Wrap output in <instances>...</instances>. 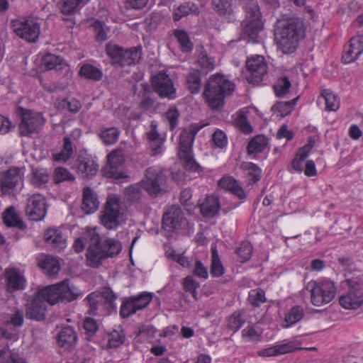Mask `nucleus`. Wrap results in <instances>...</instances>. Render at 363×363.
<instances>
[{
    "instance_id": "1",
    "label": "nucleus",
    "mask_w": 363,
    "mask_h": 363,
    "mask_svg": "<svg viewBox=\"0 0 363 363\" xmlns=\"http://www.w3.org/2000/svg\"><path fill=\"white\" fill-rule=\"evenodd\" d=\"M81 294L79 289L70 284L68 279L39 289L26 304L27 318L41 321L45 318L46 303L55 305L59 301H72Z\"/></svg>"
},
{
    "instance_id": "2",
    "label": "nucleus",
    "mask_w": 363,
    "mask_h": 363,
    "mask_svg": "<svg viewBox=\"0 0 363 363\" xmlns=\"http://www.w3.org/2000/svg\"><path fill=\"white\" fill-rule=\"evenodd\" d=\"M85 246L87 264L93 268H98L103 260L118 255L122 250L121 242L116 239L107 238L101 242L96 228H87L83 236L77 238L73 245L77 252H81Z\"/></svg>"
},
{
    "instance_id": "3",
    "label": "nucleus",
    "mask_w": 363,
    "mask_h": 363,
    "mask_svg": "<svg viewBox=\"0 0 363 363\" xmlns=\"http://www.w3.org/2000/svg\"><path fill=\"white\" fill-rule=\"evenodd\" d=\"M305 30L301 19L291 15H284L277 21L274 30L278 49L285 54L294 52L299 41L304 38Z\"/></svg>"
},
{
    "instance_id": "4",
    "label": "nucleus",
    "mask_w": 363,
    "mask_h": 363,
    "mask_svg": "<svg viewBox=\"0 0 363 363\" xmlns=\"http://www.w3.org/2000/svg\"><path fill=\"white\" fill-rule=\"evenodd\" d=\"M234 90V83L223 74H215L206 82L203 95L211 109L220 110L225 104V99Z\"/></svg>"
},
{
    "instance_id": "5",
    "label": "nucleus",
    "mask_w": 363,
    "mask_h": 363,
    "mask_svg": "<svg viewBox=\"0 0 363 363\" xmlns=\"http://www.w3.org/2000/svg\"><path fill=\"white\" fill-rule=\"evenodd\" d=\"M202 128V125H191L183 130L179 135V157L183 162V167L186 171L198 174L202 172V168L194 157L192 147L196 135Z\"/></svg>"
},
{
    "instance_id": "6",
    "label": "nucleus",
    "mask_w": 363,
    "mask_h": 363,
    "mask_svg": "<svg viewBox=\"0 0 363 363\" xmlns=\"http://www.w3.org/2000/svg\"><path fill=\"white\" fill-rule=\"evenodd\" d=\"M245 18L241 23L242 33L240 40L243 39L252 43L259 42V33L262 30L264 23L259 7L256 1L250 0L245 6Z\"/></svg>"
},
{
    "instance_id": "7",
    "label": "nucleus",
    "mask_w": 363,
    "mask_h": 363,
    "mask_svg": "<svg viewBox=\"0 0 363 363\" xmlns=\"http://www.w3.org/2000/svg\"><path fill=\"white\" fill-rule=\"evenodd\" d=\"M105 51L114 66H131L139 62L142 57L141 45L124 49L118 45L109 43L106 45Z\"/></svg>"
},
{
    "instance_id": "8",
    "label": "nucleus",
    "mask_w": 363,
    "mask_h": 363,
    "mask_svg": "<svg viewBox=\"0 0 363 363\" xmlns=\"http://www.w3.org/2000/svg\"><path fill=\"white\" fill-rule=\"evenodd\" d=\"M167 177L160 167H150L145 170L141 181L143 188L151 197H157L166 192Z\"/></svg>"
},
{
    "instance_id": "9",
    "label": "nucleus",
    "mask_w": 363,
    "mask_h": 363,
    "mask_svg": "<svg viewBox=\"0 0 363 363\" xmlns=\"http://www.w3.org/2000/svg\"><path fill=\"white\" fill-rule=\"evenodd\" d=\"M11 27L19 38L29 43H35L40 33V25L33 17H20L12 19Z\"/></svg>"
},
{
    "instance_id": "10",
    "label": "nucleus",
    "mask_w": 363,
    "mask_h": 363,
    "mask_svg": "<svg viewBox=\"0 0 363 363\" xmlns=\"http://www.w3.org/2000/svg\"><path fill=\"white\" fill-rule=\"evenodd\" d=\"M308 287L311 288V303L316 306L332 301L337 292L335 284L328 279L310 282Z\"/></svg>"
},
{
    "instance_id": "11",
    "label": "nucleus",
    "mask_w": 363,
    "mask_h": 363,
    "mask_svg": "<svg viewBox=\"0 0 363 363\" xmlns=\"http://www.w3.org/2000/svg\"><path fill=\"white\" fill-rule=\"evenodd\" d=\"M121 201L117 196L108 197L101 213V223L108 229H114L120 225Z\"/></svg>"
},
{
    "instance_id": "12",
    "label": "nucleus",
    "mask_w": 363,
    "mask_h": 363,
    "mask_svg": "<svg viewBox=\"0 0 363 363\" xmlns=\"http://www.w3.org/2000/svg\"><path fill=\"white\" fill-rule=\"evenodd\" d=\"M152 294L143 292L137 296H132L123 301L120 308V315L125 318L145 308L152 301Z\"/></svg>"
},
{
    "instance_id": "13",
    "label": "nucleus",
    "mask_w": 363,
    "mask_h": 363,
    "mask_svg": "<svg viewBox=\"0 0 363 363\" xmlns=\"http://www.w3.org/2000/svg\"><path fill=\"white\" fill-rule=\"evenodd\" d=\"M152 86L160 98L174 99L177 97V89L174 83L164 71H160L152 78Z\"/></svg>"
},
{
    "instance_id": "14",
    "label": "nucleus",
    "mask_w": 363,
    "mask_h": 363,
    "mask_svg": "<svg viewBox=\"0 0 363 363\" xmlns=\"http://www.w3.org/2000/svg\"><path fill=\"white\" fill-rule=\"evenodd\" d=\"M245 65L248 72L246 78L249 83L261 82L267 73V62L262 55L251 56L247 60Z\"/></svg>"
},
{
    "instance_id": "15",
    "label": "nucleus",
    "mask_w": 363,
    "mask_h": 363,
    "mask_svg": "<svg viewBox=\"0 0 363 363\" xmlns=\"http://www.w3.org/2000/svg\"><path fill=\"white\" fill-rule=\"evenodd\" d=\"M45 120L41 113L26 111L21 115L19 133L22 136H30L44 125Z\"/></svg>"
},
{
    "instance_id": "16",
    "label": "nucleus",
    "mask_w": 363,
    "mask_h": 363,
    "mask_svg": "<svg viewBox=\"0 0 363 363\" xmlns=\"http://www.w3.org/2000/svg\"><path fill=\"white\" fill-rule=\"evenodd\" d=\"M23 169L18 167L10 168L0 177V187L2 194H11L13 190L22 184Z\"/></svg>"
},
{
    "instance_id": "17",
    "label": "nucleus",
    "mask_w": 363,
    "mask_h": 363,
    "mask_svg": "<svg viewBox=\"0 0 363 363\" xmlns=\"http://www.w3.org/2000/svg\"><path fill=\"white\" fill-rule=\"evenodd\" d=\"M185 223V218L182 208L176 205L169 206L162 216V228L172 232L179 229Z\"/></svg>"
},
{
    "instance_id": "18",
    "label": "nucleus",
    "mask_w": 363,
    "mask_h": 363,
    "mask_svg": "<svg viewBox=\"0 0 363 363\" xmlns=\"http://www.w3.org/2000/svg\"><path fill=\"white\" fill-rule=\"evenodd\" d=\"M124 162V150L122 148L111 151L107 156V163L104 168V175L108 178H121L122 174L119 168Z\"/></svg>"
},
{
    "instance_id": "19",
    "label": "nucleus",
    "mask_w": 363,
    "mask_h": 363,
    "mask_svg": "<svg viewBox=\"0 0 363 363\" xmlns=\"http://www.w3.org/2000/svg\"><path fill=\"white\" fill-rule=\"evenodd\" d=\"M26 213L32 220H42L47 213V206L45 197L41 194H34L31 196L28 200Z\"/></svg>"
},
{
    "instance_id": "20",
    "label": "nucleus",
    "mask_w": 363,
    "mask_h": 363,
    "mask_svg": "<svg viewBox=\"0 0 363 363\" xmlns=\"http://www.w3.org/2000/svg\"><path fill=\"white\" fill-rule=\"evenodd\" d=\"M350 286L349 291L340 297L339 302L345 309L355 310L363 303V291L359 284Z\"/></svg>"
},
{
    "instance_id": "21",
    "label": "nucleus",
    "mask_w": 363,
    "mask_h": 363,
    "mask_svg": "<svg viewBox=\"0 0 363 363\" xmlns=\"http://www.w3.org/2000/svg\"><path fill=\"white\" fill-rule=\"evenodd\" d=\"M363 52V35H358L352 37L343 50L342 61L350 64L357 60Z\"/></svg>"
},
{
    "instance_id": "22",
    "label": "nucleus",
    "mask_w": 363,
    "mask_h": 363,
    "mask_svg": "<svg viewBox=\"0 0 363 363\" xmlns=\"http://www.w3.org/2000/svg\"><path fill=\"white\" fill-rule=\"evenodd\" d=\"M78 174L83 178H91L98 169V164L89 155H79L75 162Z\"/></svg>"
},
{
    "instance_id": "23",
    "label": "nucleus",
    "mask_w": 363,
    "mask_h": 363,
    "mask_svg": "<svg viewBox=\"0 0 363 363\" xmlns=\"http://www.w3.org/2000/svg\"><path fill=\"white\" fill-rule=\"evenodd\" d=\"M7 288L10 292L22 290L26 287V280L16 269H7L5 273Z\"/></svg>"
},
{
    "instance_id": "24",
    "label": "nucleus",
    "mask_w": 363,
    "mask_h": 363,
    "mask_svg": "<svg viewBox=\"0 0 363 363\" xmlns=\"http://www.w3.org/2000/svg\"><path fill=\"white\" fill-rule=\"evenodd\" d=\"M77 341V335L73 327H63L57 335L58 345L67 350L71 349Z\"/></svg>"
},
{
    "instance_id": "25",
    "label": "nucleus",
    "mask_w": 363,
    "mask_h": 363,
    "mask_svg": "<svg viewBox=\"0 0 363 363\" xmlns=\"http://www.w3.org/2000/svg\"><path fill=\"white\" fill-rule=\"evenodd\" d=\"M42 64L48 70L55 69L58 72L69 70V66L63 58L51 53H47L43 57Z\"/></svg>"
},
{
    "instance_id": "26",
    "label": "nucleus",
    "mask_w": 363,
    "mask_h": 363,
    "mask_svg": "<svg viewBox=\"0 0 363 363\" xmlns=\"http://www.w3.org/2000/svg\"><path fill=\"white\" fill-rule=\"evenodd\" d=\"M38 266L50 277L56 275L60 269L59 261L46 255H41L38 257Z\"/></svg>"
},
{
    "instance_id": "27",
    "label": "nucleus",
    "mask_w": 363,
    "mask_h": 363,
    "mask_svg": "<svg viewBox=\"0 0 363 363\" xmlns=\"http://www.w3.org/2000/svg\"><path fill=\"white\" fill-rule=\"evenodd\" d=\"M218 186L221 189H224L233 194L235 195L240 199L246 198V194L238 180L231 177H223L218 182Z\"/></svg>"
},
{
    "instance_id": "28",
    "label": "nucleus",
    "mask_w": 363,
    "mask_h": 363,
    "mask_svg": "<svg viewBox=\"0 0 363 363\" xmlns=\"http://www.w3.org/2000/svg\"><path fill=\"white\" fill-rule=\"evenodd\" d=\"M99 200L96 194L89 187H84L83 189V199L82 208L86 214L94 213L99 207Z\"/></svg>"
},
{
    "instance_id": "29",
    "label": "nucleus",
    "mask_w": 363,
    "mask_h": 363,
    "mask_svg": "<svg viewBox=\"0 0 363 363\" xmlns=\"http://www.w3.org/2000/svg\"><path fill=\"white\" fill-rule=\"evenodd\" d=\"M47 243L52 245L54 248L62 250L66 247V239L63 238L62 231L55 228H48L44 234Z\"/></svg>"
},
{
    "instance_id": "30",
    "label": "nucleus",
    "mask_w": 363,
    "mask_h": 363,
    "mask_svg": "<svg viewBox=\"0 0 363 363\" xmlns=\"http://www.w3.org/2000/svg\"><path fill=\"white\" fill-rule=\"evenodd\" d=\"M202 84L201 73L199 69H192L185 76V86L191 94L200 92Z\"/></svg>"
},
{
    "instance_id": "31",
    "label": "nucleus",
    "mask_w": 363,
    "mask_h": 363,
    "mask_svg": "<svg viewBox=\"0 0 363 363\" xmlns=\"http://www.w3.org/2000/svg\"><path fill=\"white\" fill-rule=\"evenodd\" d=\"M268 143L269 140L264 135H258L254 137L248 143L247 147V154L253 158L255 157L257 154L264 151Z\"/></svg>"
},
{
    "instance_id": "32",
    "label": "nucleus",
    "mask_w": 363,
    "mask_h": 363,
    "mask_svg": "<svg viewBox=\"0 0 363 363\" xmlns=\"http://www.w3.org/2000/svg\"><path fill=\"white\" fill-rule=\"evenodd\" d=\"M219 208L218 199L213 196H208L200 205V211L204 217L212 218L218 211Z\"/></svg>"
},
{
    "instance_id": "33",
    "label": "nucleus",
    "mask_w": 363,
    "mask_h": 363,
    "mask_svg": "<svg viewBox=\"0 0 363 363\" xmlns=\"http://www.w3.org/2000/svg\"><path fill=\"white\" fill-rule=\"evenodd\" d=\"M157 122L152 121L150 123V130L147 133V138L151 142L152 155H155L162 151V139L157 132Z\"/></svg>"
},
{
    "instance_id": "34",
    "label": "nucleus",
    "mask_w": 363,
    "mask_h": 363,
    "mask_svg": "<svg viewBox=\"0 0 363 363\" xmlns=\"http://www.w3.org/2000/svg\"><path fill=\"white\" fill-rule=\"evenodd\" d=\"M312 148V145L307 144L298 149L291 162V167L295 171L301 172L303 170L305 160L309 156Z\"/></svg>"
},
{
    "instance_id": "35",
    "label": "nucleus",
    "mask_w": 363,
    "mask_h": 363,
    "mask_svg": "<svg viewBox=\"0 0 363 363\" xmlns=\"http://www.w3.org/2000/svg\"><path fill=\"white\" fill-rule=\"evenodd\" d=\"M199 12V9L196 4L193 2H185L179 5L174 11L173 19L174 21H179L183 17H186L190 14L198 16Z\"/></svg>"
},
{
    "instance_id": "36",
    "label": "nucleus",
    "mask_w": 363,
    "mask_h": 363,
    "mask_svg": "<svg viewBox=\"0 0 363 363\" xmlns=\"http://www.w3.org/2000/svg\"><path fill=\"white\" fill-rule=\"evenodd\" d=\"M62 142V148L60 152L52 155L53 159L56 162H67L72 157L74 152V145L69 136L65 137Z\"/></svg>"
},
{
    "instance_id": "37",
    "label": "nucleus",
    "mask_w": 363,
    "mask_h": 363,
    "mask_svg": "<svg viewBox=\"0 0 363 363\" xmlns=\"http://www.w3.org/2000/svg\"><path fill=\"white\" fill-rule=\"evenodd\" d=\"M121 131L116 127H102L99 133V137L106 145H112L117 143Z\"/></svg>"
},
{
    "instance_id": "38",
    "label": "nucleus",
    "mask_w": 363,
    "mask_h": 363,
    "mask_svg": "<svg viewBox=\"0 0 363 363\" xmlns=\"http://www.w3.org/2000/svg\"><path fill=\"white\" fill-rule=\"evenodd\" d=\"M4 223L8 227H16L18 229L23 230L26 228L24 223L18 218L15 208L10 206L3 213Z\"/></svg>"
},
{
    "instance_id": "39",
    "label": "nucleus",
    "mask_w": 363,
    "mask_h": 363,
    "mask_svg": "<svg viewBox=\"0 0 363 363\" xmlns=\"http://www.w3.org/2000/svg\"><path fill=\"white\" fill-rule=\"evenodd\" d=\"M228 328L233 333L238 331L246 322L244 310L233 312L227 319Z\"/></svg>"
},
{
    "instance_id": "40",
    "label": "nucleus",
    "mask_w": 363,
    "mask_h": 363,
    "mask_svg": "<svg viewBox=\"0 0 363 363\" xmlns=\"http://www.w3.org/2000/svg\"><path fill=\"white\" fill-rule=\"evenodd\" d=\"M241 168L244 171L249 184L258 182L261 178V169L252 162H242Z\"/></svg>"
},
{
    "instance_id": "41",
    "label": "nucleus",
    "mask_w": 363,
    "mask_h": 363,
    "mask_svg": "<svg viewBox=\"0 0 363 363\" xmlns=\"http://www.w3.org/2000/svg\"><path fill=\"white\" fill-rule=\"evenodd\" d=\"M86 300L89 303V309L88 313L89 315H96L98 314L99 311L105 308L106 304L102 301V298L98 293V291H94L89 294L86 296Z\"/></svg>"
},
{
    "instance_id": "42",
    "label": "nucleus",
    "mask_w": 363,
    "mask_h": 363,
    "mask_svg": "<svg viewBox=\"0 0 363 363\" xmlns=\"http://www.w3.org/2000/svg\"><path fill=\"white\" fill-rule=\"evenodd\" d=\"M320 99L325 101V109L327 111H335L340 107L339 97L330 89H323L320 94L319 100Z\"/></svg>"
},
{
    "instance_id": "43",
    "label": "nucleus",
    "mask_w": 363,
    "mask_h": 363,
    "mask_svg": "<svg viewBox=\"0 0 363 363\" xmlns=\"http://www.w3.org/2000/svg\"><path fill=\"white\" fill-rule=\"evenodd\" d=\"M291 83L289 78L283 76L277 79L276 84L274 85V93L276 96L279 98L287 97L290 93Z\"/></svg>"
},
{
    "instance_id": "44",
    "label": "nucleus",
    "mask_w": 363,
    "mask_h": 363,
    "mask_svg": "<svg viewBox=\"0 0 363 363\" xmlns=\"http://www.w3.org/2000/svg\"><path fill=\"white\" fill-rule=\"evenodd\" d=\"M81 77L94 81H99L103 77V72L101 69L90 64L83 65L79 72Z\"/></svg>"
},
{
    "instance_id": "45",
    "label": "nucleus",
    "mask_w": 363,
    "mask_h": 363,
    "mask_svg": "<svg viewBox=\"0 0 363 363\" xmlns=\"http://www.w3.org/2000/svg\"><path fill=\"white\" fill-rule=\"evenodd\" d=\"M0 363H28L18 353L5 347L0 350Z\"/></svg>"
},
{
    "instance_id": "46",
    "label": "nucleus",
    "mask_w": 363,
    "mask_h": 363,
    "mask_svg": "<svg viewBox=\"0 0 363 363\" xmlns=\"http://www.w3.org/2000/svg\"><path fill=\"white\" fill-rule=\"evenodd\" d=\"M141 86H143L145 94H143V99L139 104L140 108L145 112H155L158 107L156 101L146 94L149 87L144 84H141Z\"/></svg>"
},
{
    "instance_id": "47",
    "label": "nucleus",
    "mask_w": 363,
    "mask_h": 363,
    "mask_svg": "<svg viewBox=\"0 0 363 363\" xmlns=\"http://www.w3.org/2000/svg\"><path fill=\"white\" fill-rule=\"evenodd\" d=\"M90 0H62L61 11L65 15L73 13L79 9Z\"/></svg>"
},
{
    "instance_id": "48",
    "label": "nucleus",
    "mask_w": 363,
    "mask_h": 363,
    "mask_svg": "<svg viewBox=\"0 0 363 363\" xmlns=\"http://www.w3.org/2000/svg\"><path fill=\"white\" fill-rule=\"evenodd\" d=\"M303 316V311L299 306L293 307L285 315L284 327L289 328L300 321Z\"/></svg>"
},
{
    "instance_id": "49",
    "label": "nucleus",
    "mask_w": 363,
    "mask_h": 363,
    "mask_svg": "<svg viewBox=\"0 0 363 363\" xmlns=\"http://www.w3.org/2000/svg\"><path fill=\"white\" fill-rule=\"evenodd\" d=\"M49 178V174L46 169H35L32 172L30 183L35 186L40 187L48 183Z\"/></svg>"
},
{
    "instance_id": "50",
    "label": "nucleus",
    "mask_w": 363,
    "mask_h": 363,
    "mask_svg": "<svg viewBox=\"0 0 363 363\" xmlns=\"http://www.w3.org/2000/svg\"><path fill=\"white\" fill-rule=\"evenodd\" d=\"M174 35L181 45L183 52H190L193 49L191 43L188 33L184 30H175Z\"/></svg>"
},
{
    "instance_id": "51",
    "label": "nucleus",
    "mask_w": 363,
    "mask_h": 363,
    "mask_svg": "<svg viewBox=\"0 0 363 363\" xmlns=\"http://www.w3.org/2000/svg\"><path fill=\"white\" fill-rule=\"evenodd\" d=\"M250 110H240L239 115L235 121L237 126L245 134H250L252 132V127L249 123L245 113L250 112Z\"/></svg>"
},
{
    "instance_id": "52",
    "label": "nucleus",
    "mask_w": 363,
    "mask_h": 363,
    "mask_svg": "<svg viewBox=\"0 0 363 363\" xmlns=\"http://www.w3.org/2000/svg\"><path fill=\"white\" fill-rule=\"evenodd\" d=\"M253 247L250 242H242L236 250V254L240 262H245L250 259L252 255Z\"/></svg>"
},
{
    "instance_id": "53",
    "label": "nucleus",
    "mask_w": 363,
    "mask_h": 363,
    "mask_svg": "<svg viewBox=\"0 0 363 363\" xmlns=\"http://www.w3.org/2000/svg\"><path fill=\"white\" fill-rule=\"evenodd\" d=\"M125 333L122 330H113L108 335V346L110 348H117L124 343Z\"/></svg>"
},
{
    "instance_id": "54",
    "label": "nucleus",
    "mask_w": 363,
    "mask_h": 363,
    "mask_svg": "<svg viewBox=\"0 0 363 363\" xmlns=\"http://www.w3.org/2000/svg\"><path fill=\"white\" fill-rule=\"evenodd\" d=\"M210 272L216 277H220L224 274L223 266L218 257V255L216 249H212V262Z\"/></svg>"
},
{
    "instance_id": "55",
    "label": "nucleus",
    "mask_w": 363,
    "mask_h": 363,
    "mask_svg": "<svg viewBox=\"0 0 363 363\" xmlns=\"http://www.w3.org/2000/svg\"><path fill=\"white\" fill-rule=\"evenodd\" d=\"M75 179L74 176L66 168L57 167L54 172V182L59 184L64 182H72Z\"/></svg>"
},
{
    "instance_id": "56",
    "label": "nucleus",
    "mask_w": 363,
    "mask_h": 363,
    "mask_svg": "<svg viewBox=\"0 0 363 363\" xmlns=\"http://www.w3.org/2000/svg\"><path fill=\"white\" fill-rule=\"evenodd\" d=\"M58 107L60 108H67L72 113H77L82 108L81 102L74 99H64L58 102Z\"/></svg>"
},
{
    "instance_id": "57",
    "label": "nucleus",
    "mask_w": 363,
    "mask_h": 363,
    "mask_svg": "<svg viewBox=\"0 0 363 363\" xmlns=\"http://www.w3.org/2000/svg\"><path fill=\"white\" fill-rule=\"evenodd\" d=\"M198 65L206 72L213 70L215 68V60L213 57L208 56L205 51H202L197 60Z\"/></svg>"
},
{
    "instance_id": "58",
    "label": "nucleus",
    "mask_w": 363,
    "mask_h": 363,
    "mask_svg": "<svg viewBox=\"0 0 363 363\" xmlns=\"http://www.w3.org/2000/svg\"><path fill=\"white\" fill-rule=\"evenodd\" d=\"M125 194L130 202H138L143 196V191L138 184H133L125 188Z\"/></svg>"
},
{
    "instance_id": "59",
    "label": "nucleus",
    "mask_w": 363,
    "mask_h": 363,
    "mask_svg": "<svg viewBox=\"0 0 363 363\" xmlns=\"http://www.w3.org/2000/svg\"><path fill=\"white\" fill-rule=\"evenodd\" d=\"M249 302L254 306H259L266 301L265 292L261 289H255L249 292Z\"/></svg>"
},
{
    "instance_id": "60",
    "label": "nucleus",
    "mask_w": 363,
    "mask_h": 363,
    "mask_svg": "<svg viewBox=\"0 0 363 363\" xmlns=\"http://www.w3.org/2000/svg\"><path fill=\"white\" fill-rule=\"evenodd\" d=\"M213 9L220 15L229 14L231 12V5L228 0H213Z\"/></svg>"
},
{
    "instance_id": "61",
    "label": "nucleus",
    "mask_w": 363,
    "mask_h": 363,
    "mask_svg": "<svg viewBox=\"0 0 363 363\" xmlns=\"http://www.w3.org/2000/svg\"><path fill=\"white\" fill-rule=\"evenodd\" d=\"M296 349L297 347L293 342L277 343L275 345H274V355L286 354L293 352Z\"/></svg>"
},
{
    "instance_id": "62",
    "label": "nucleus",
    "mask_w": 363,
    "mask_h": 363,
    "mask_svg": "<svg viewBox=\"0 0 363 363\" xmlns=\"http://www.w3.org/2000/svg\"><path fill=\"white\" fill-rule=\"evenodd\" d=\"M298 99V97H296L291 101L281 102L277 104V110L280 112L281 117H284L292 111Z\"/></svg>"
},
{
    "instance_id": "63",
    "label": "nucleus",
    "mask_w": 363,
    "mask_h": 363,
    "mask_svg": "<svg viewBox=\"0 0 363 363\" xmlns=\"http://www.w3.org/2000/svg\"><path fill=\"white\" fill-rule=\"evenodd\" d=\"M200 286L199 284L192 277L188 276L183 279V287L186 291L191 294L193 297L196 299V289Z\"/></svg>"
},
{
    "instance_id": "64",
    "label": "nucleus",
    "mask_w": 363,
    "mask_h": 363,
    "mask_svg": "<svg viewBox=\"0 0 363 363\" xmlns=\"http://www.w3.org/2000/svg\"><path fill=\"white\" fill-rule=\"evenodd\" d=\"M84 329L89 337L94 336L98 331L99 325L93 318H86L83 324Z\"/></svg>"
}]
</instances>
